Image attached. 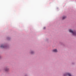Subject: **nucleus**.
Instances as JSON below:
<instances>
[{
	"label": "nucleus",
	"mask_w": 76,
	"mask_h": 76,
	"mask_svg": "<svg viewBox=\"0 0 76 76\" xmlns=\"http://www.w3.org/2000/svg\"><path fill=\"white\" fill-rule=\"evenodd\" d=\"M0 47L1 48H4V45H1Z\"/></svg>",
	"instance_id": "nucleus-5"
},
{
	"label": "nucleus",
	"mask_w": 76,
	"mask_h": 76,
	"mask_svg": "<svg viewBox=\"0 0 76 76\" xmlns=\"http://www.w3.org/2000/svg\"><path fill=\"white\" fill-rule=\"evenodd\" d=\"M9 68H6L5 69V72H8V71H9Z\"/></svg>",
	"instance_id": "nucleus-2"
},
{
	"label": "nucleus",
	"mask_w": 76,
	"mask_h": 76,
	"mask_svg": "<svg viewBox=\"0 0 76 76\" xmlns=\"http://www.w3.org/2000/svg\"><path fill=\"white\" fill-rule=\"evenodd\" d=\"M69 32L71 33H72L73 34V35H74L75 36H76V31H73V30L71 29H70L69 30Z\"/></svg>",
	"instance_id": "nucleus-1"
},
{
	"label": "nucleus",
	"mask_w": 76,
	"mask_h": 76,
	"mask_svg": "<svg viewBox=\"0 0 76 76\" xmlns=\"http://www.w3.org/2000/svg\"><path fill=\"white\" fill-rule=\"evenodd\" d=\"M33 53H34L33 52H31V54H33Z\"/></svg>",
	"instance_id": "nucleus-7"
},
{
	"label": "nucleus",
	"mask_w": 76,
	"mask_h": 76,
	"mask_svg": "<svg viewBox=\"0 0 76 76\" xmlns=\"http://www.w3.org/2000/svg\"><path fill=\"white\" fill-rule=\"evenodd\" d=\"M66 18V16H64L62 17V19L63 20Z\"/></svg>",
	"instance_id": "nucleus-4"
},
{
	"label": "nucleus",
	"mask_w": 76,
	"mask_h": 76,
	"mask_svg": "<svg viewBox=\"0 0 76 76\" xmlns=\"http://www.w3.org/2000/svg\"><path fill=\"white\" fill-rule=\"evenodd\" d=\"M45 28H46L45 27H44V28H43V29H45Z\"/></svg>",
	"instance_id": "nucleus-6"
},
{
	"label": "nucleus",
	"mask_w": 76,
	"mask_h": 76,
	"mask_svg": "<svg viewBox=\"0 0 76 76\" xmlns=\"http://www.w3.org/2000/svg\"><path fill=\"white\" fill-rule=\"evenodd\" d=\"M53 52H57V49H54L53 50Z\"/></svg>",
	"instance_id": "nucleus-3"
}]
</instances>
